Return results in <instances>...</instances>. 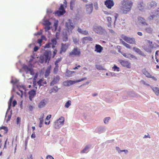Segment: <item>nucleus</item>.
<instances>
[{
	"label": "nucleus",
	"mask_w": 159,
	"mask_h": 159,
	"mask_svg": "<svg viewBox=\"0 0 159 159\" xmlns=\"http://www.w3.org/2000/svg\"><path fill=\"white\" fill-rule=\"evenodd\" d=\"M60 80V77L58 75L54 76L53 79L50 83V86H53L54 84L57 83Z\"/></svg>",
	"instance_id": "nucleus-13"
},
{
	"label": "nucleus",
	"mask_w": 159,
	"mask_h": 159,
	"mask_svg": "<svg viewBox=\"0 0 159 159\" xmlns=\"http://www.w3.org/2000/svg\"><path fill=\"white\" fill-rule=\"evenodd\" d=\"M51 44H52L53 45L52 46V48H54L55 47V45H56L57 43V39L56 38H54L51 40Z\"/></svg>",
	"instance_id": "nucleus-29"
},
{
	"label": "nucleus",
	"mask_w": 159,
	"mask_h": 159,
	"mask_svg": "<svg viewBox=\"0 0 159 159\" xmlns=\"http://www.w3.org/2000/svg\"><path fill=\"white\" fill-rule=\"evenodd\" d=\"M3 129L4 130V133L5 134L7 133L8 131V129L7 128V127L5 126H2V127H0V129Z\"/></svg>",
	"instance_id": "nucleus-32"
},
{
	"label": "nucleus",
	"mask_w": 159,
	"mask_h": 159,
	"mask_svg": "<svg viewBox=\"0 0 159 159\" xmlns=\"http://www.w3.org/2000/svg\"><path fill=\"white\" fill-rule=\"evenodd\" d=\"M23 69L26 72V74L28 73V72L29 71L31 75H34V70L33 68H30L28 66L25 65L23 67Z\"/></svg>",
	"instance_id": "nucleus-8"
},
{
	"label": "nucleus",
	"mask_w": 159,
	"mask_h": 159,
	"mask_svg": "<svg viewBox=\"0 0 159 159\" xmlns=\"http://www.w3.org/2000/svg\"><path fill=\"white\" fill-rule=\"evenodd\" d=\"M89 148V147L88 146H86L85 148L81 152V153H84L86 152Z\"/></svg>",
	"instance_id": "nucleus-37"
},
{
	"label": "nucleus",
	"mask_w": 159,
	"mask_h": 159,
	"mask_svg": "<svg viewBox=\"0 0 159 159\" xmlns=\"http://www.w3.org/2000/svg\"><path fill=\"white\" fill-rule=\"evenodd\" d=\"M43 121H40L39 126V127L41 128L42 126V125Z\"/></svg>",
	"instance_id": "nucleus-57"
},
{
	"label": "nucleus",
	"mask_w": 159,
	"mask_h": 159,
	"mask_svg": "<svg viewBox=\"0 0 159 159\" xmlns=\"http://www.w3.org/2000/svg\"><path fill=\"white\" fill-rule=\"evenodd\" d=\"M103 50V48L100 45L96 44L95 47L94 51L97 53H101Z\"/></svg>",
	"instance_id": "nucleus-14"
},
{
	"label": "nucleus",
	"mask_w": 159,
	"mask_h": 159,
	"mask_svg": "<svg viewBox=\"0 0 159 159\" xmlns=\"http://www.w3.org/2000/svg\"><path fill=\"white\" fill-rule=\"evenodd\" d=\"M105 5L109 9H111L114 4L112 0H106L104 2Z\"/></svg>",
	"instance_id": "nucleus-10"
},
{
	"label": "nucleus",
	"mask_w": 159,
	"mask_h": 159,
	"mask_svg": "<svg viewBox=\"0 0 159 159\" xmlns=\"http://www.w3.org/2000/svg\"><path fill=\"white\" fill-rule=\"evenodd\" d=\"M61 60H62L61 57H60L59 58H58L55 61V64H58L61 61Z\"/></svg>",
	"instance_id": "nucleus-42"
},
{
	"label": "nucleus",
	"mask_w": 159,
	"mask_h": 159,
	"mask_svg": "<svg viewBox=\"0 0 159 159\" xmlns=\"http://www.w3.org/2000/svg\"><path fill=\"white\" fill-rule=\"evenodd\" d=\"M57 50L55 49L54 50L53 52V57H54L56 54H57Z\"/></svg>",
	"instance_id": "nucleus-48"
},
{
	"label": "nucleus",
	"mask_w": 159,
	"mask_h": 159,
	"mask_svg": "<svg viewBox=\"0 0 159 159\" xmlns=\"http://www.w3.org/2000/svg\"><path fill=\"white\" fill-rule=\"evenodd\" d=\"M121 39H120V42L127 48L130 49L131 47L130 45L125 42L123 40L130 44H136V41L134 38H130L123 34L121 35Z\"/></svg>",
	"instance_id": "nucleus-1"
},
{
	"label": "nucleus",
	"mask_w": 159,
	"mask_h": 159,
	"mask_svg": "<svg viewBox=\"0 0 159 159\" xmlns=\"http://www.w3.org/2000/svg\"><path fill=\"white\" fill-rule=\"evenodd\" d=\"M47 159H54V158L51 155H48L46 157Z\"/></svg>",
	"instance_id": "nucleus-52"
},
{
	"label": "nucleus",
	"mask_w": 159,
	"mask_h": 159,
	"mask_svg": "<svg viewBox=\"0 0 159 159\" xmlns=\"http://www.w3.org/2000/svg\"><path fill=\"white\" fill-rule=\"evenodd\" d=\"M80 50L76 47L74 48L72 51L69 53V55L70 56H80Z\"/></svg>",
	"instance_id": "nucleus-5"
},
{
	"label": "nucleus",
	"mask_w": 159,
	"mask_h": 159,
	"mask_svg": "<svg viewBox=\"0 0 159 159\" xmlns=\"http://www.w3.org/2000/svg\"><path fill=\"white\" fill-rule=\"evenodd\" d=\"M65 27L66 34H70L72 33V30L75 28V26L71 20L69 19L65 23Z\"/></svg>",
	"instance_id": "nucleus-3"
},
{
	"label": "nucleus",
	"mask_w": 159,
	"mask_h": 159,
	"mask_svg": "<svg viewBox=\"0 0 159 159\" xmlns=\"http://www.w3.org/2000/svg\"><path fill=\"white\" fill-rule=\"evenodd\" d=\"M158 52H159V50L156 51L155 55L156 57H157L158 56H159V53H158Z\"/></svg>",
	"instance_id": "nucleus-62"
},
{
	"label": "nucleus",
	"mask_w": 159,
	"mask_h": 159,
	"mask_svg": "<svg viewBox=\"0 0 159 159\" xmlns=\"http://www.w3.org/2000/svg\"><path fill=\"white\" fill-rule=\"evenodd\" d=\"M66 12L64 8L63 5H61L58 10L57 11L54 12V14L58 16H61L64 15Z\"/></svg>",
	"instance_id": "nucleus-7"
},
{
	"label": "nucleus",
	"mask_w": 159,
	"mask_h": 159,
	"mask_svg": "<svg viewBox=\"0 0 159 159\" xmlns=\"http://www.w3.org/2000/svg\"><path fill=\"white\" fill-rule=\"evenodd\" d=\"M126 58H129L131 57L132 58H134L135 57L132 54H126L125 53H121Z\"/></svg>",
	"instance_id": "nucleus-28"
},
{
	"label": "nucleus",
	"mask_w": 159,
	"mask_h": 159,
	"mask_svg": "<svg viewBox=\"0 0 159 159\" xmlns=\"http://www.w3.org/2000/svg\"><path fill=\"white\" fill-rule=\"evenodd\" d=\"M86 12L88 14H90L93 10V4H87L85 6Z\"/></svg>",
	"instance_id": "nucleus-12"
},
{
	"label": "nucleus",
	"mask_w": 159,
	"mask_h": 159,
	"mask_svg": "<svg viewBox=\"0 0 159 159\" xmlns=\"http://www.w3.org/2000/svg\"><path fill=\"white\" fill-rule=\"evenodd\" d=\"M34 57L33 56H31V58L29 60V62H31L33 60Z\"/></svg>",
	"instance_id": "nucleus-64"
},
{
	"label": "nucleus",
	"mask_w": 159,
	"mask_h": 159,
	"mask_svg": "<svg viewBox=\"0 0 159 159\" xmlns=\"http://www.w3.org/2000/svg\"><path fill=\"white\" fill-rule=\"evenodd\" d=\"M29 109L30 111H31L33 109V107L32 106L30 105L29 107Z\"/></svg>",
	"instance_id": "nucleus-61"
},
{
	"label": "nucleus",
	"mask_w": 159,
	"mask_h": 159,
	"mask_svg": "<svg viewBox=\"0 0 159 159\" xmlns=\"http://www.w3.org/2000/svg\"><path fill=\"white\" fill-rule=\"evenodd\" d=\"M71 102L70 100H68L66 102V103L65 107L68 108L71 105Z\"/></svg>",
	"instance_id": "nucleus-34"
},
{
	"label": "nucleus",
	"mask_w": 159,
	"mask_h": 159,
	"mask_svg": "<svg viewBox=\"0 0 159 159\" xmlns=\"http://www.w3.org/2000/svg\"><path fill=\"white\" fill-rule=\"evenodd\" d=\"M153 91L157 95H159V88L157 87H152V88Z\"/></svg>",
	"instance_id": "nucleus-25"
},
{
	"label": "nucleus",
	"mask_w": 159,
	"mask_h": 159,
	"mask_svg": "<svg viewBox=\"0 0 159 159\" xmlns=\"http://www.w3.org/2000/svg\"><path fill=\"white\" fill-rule=\"evenodd\" d=\"M77 31L79 33L81 34L83 30L81 28H80L79 27Z\"/></svg>",
	"instance_id": "nucleus-59"
},
{
	"label": "nucleus",
	"mask_w": 159,
	"mask_h": 159,
	"mask_svg": "<svg viewBox=\"0 0 159 159\" xmlns=\"http://www.w3.org/2000/svg\"><path fill=\"white\" fill-rule=\"evenodd\" d=\"M51 44V43H48L46 44L45 46H44V48H49L50 47V45Z\"/></svg>",
	"instance_id": "nucleus-41"
},
{
	"label": "nucleus",
	"mask_w": 159,
	"mask_h": 159,
	"mask_svg": "<svg viewBox=\"0 0 159 159\" xmlns=\"http://www.w3.org/2000/svg\"><path fill=\"white\" fill-rule=\"evenodd\" d=\"M93 39L90 37H85L83 38L82 39V41L83 44L87 43L89 41L93 40Z\"/></svg>",
	"instance_id": "nucleus-15"
},
{
	"label": "nucleus",
	"mask_w": 159,
	"mask_h": 159,
	"mask_svg": "<svg viewBox=\"0 0 159 159\" xmlns=\"http://www.w3.org/2000/svg\"><path fill=\"white\" fill-rule=\"evenodd\" d=\"M39 48L38 47L35 46L34 48V51L35 52L37 51Z\"/></svg>",
	"instance_id": "nucleus-54"
},
{
	"label": "nucleus",
	"mask_w": 159,
	"mask_h": 159,
	"mask_svg": "<svg viewBox=\"0 0 159 159\" xmlns=\"http://www.w3.org/2000/svg\"><path fill=\"white\" fill-rule=\"evenodd\" d=\"M107 20L108 22H109V23L110 22H111V18L110 17H107Z\"/></svg>",
	"instance_id": "nucleus-50"
},
{
	"label": "nucleus",
	"mask_w": 159,
	"mask_h": 159,
	"mask_svg": "<svg viewBox=\"0 0 159 159\" xmlns=\"http://www.w3.org/2000/svg\"><path fill=\"white\" fill-rule=\"evenodd\" d=\"M75 1L74 0H72L70 2V8L71 10H73V8L75 6Z\"/></svg>",
	"instance_id": "nucleus-31"
},
{
	"label": "nucleus",
	"mask_w": 159,
	"mask_h": 159,
	"mask_svg": "<svg viewBox=\"0 0 159 159\" xmlns=\"http://www.w3.org/2000/svg\"><path fill=\"white\" fill-rule=\"evenodd\" d=\"M36 137L35 135V133L34 132L33 133L31 136V138H34Z\"/></svg>",
	"instance_id": "nucleus-60"
},
{
	"label": "nucleus",
	"mask_w": 159,
	"mask_h": 159,
	"mask_svg": "<svg viewBox=\"0 0 159 159\" xmlns=\"http://www.w3.org/2000/svg\"><path fill=\"white\" fill-rule=\"evenodd\" d=\"M38 84L40 87L42 86H43L44 84H47L46 81L43 79H40L37 82Z\"/></svg>",
	"instance_id": "nucleus-18"
},
{
	"label": "nucleus",
	"mask_w": 159,
	"mask_h": 159,
	"mask_svg": "<svg viewBox=\"0 0 159 159\" xmlns=\"http://www.w3.org/2000/svg\"><path fill=\"white\" fill-rule=\"evenodd\" d=\"M142 72L143 74L146 77L148 78L151 77V75L149 72L146 70V69H143Z\"/></svg>",
	"instance_id": "nucleus-20"
},
{
	"label": "nucleus",
	"mask_w": 159,
	"mask_h": 159,
	"mask_svg": "<svg viewBox=\"0 0 159 159\" xmlns=\"http://www.w3.org/2000/svg\"><path fill=\"white\" fill-rule=\"evenodd\" d=\"M52 52L50 51H45L44 53L43 56L44 57L45 63H48L51 58Z\"/></svg>",
	"instance_id": "nucleus-6"
},
{
	"label": "nucleus",
	"mask_w": 159,
	"mask_h": 159,
	"mask_svg": "<svg viewBox=\"0 0 159 159\" xmlns=\"http://www.w3.org/2000/svg\"><path fill=\"white\" fill-rule=\"evenodd\" d=\"M42 42V39H39L38 40V43L40 44V45L41 46V44Z\"/></svg>",
	"instance_id": "nucleus-53"
},
{
	"label": "nucleus",
	"mask_w": 159,
	"mask_h": 159,
	"mask_svg": "<svg viewBox=\"0 0 159 159\" xmlns=\"http://www.w3.org/2000/svg\"><path fill=\"white\" fill-rule=\"evenodd\" d=\"M17 104V102L16 100L13 101L12 102V105L13 107H15Z\"/></svg>",
	"instance_id": "nucleus-55"
},
{
	"label": "nucleus",
	"mask_w": 159,
	"mask_h": 159,
	"mask_svg": "<svg viewBox=\"0 0 159 159\" xmlns=\"http://www.w3.org/2000/svg\"><path fill=\"white\" fill-rule=\"evenodd\" d=\"M133 49L137 53H138L139 55L142 56H145V55L144 53L141 51V50L139 48H136L135 47H134L133 48Z\"/></svg>",
	"instance_id": "nucleus-19"
},
{
	"label": "nucleus",
	"mask_w": 159,
	"mask_h": 159,
	"mask_svg": "<svg viewBox=\"0 0 159 159\" xmlns=\"http://www.w3.org/2000/svg\"><path fill=\"white\" fill-rule=\"evenodd\" d=\"M93 30L98 34H102L104 30L100 26H95L93 27Z\"/></svg>",
	"instance_id": "nucleus-9"
},
{
	"label": "nucleus",
	"mask_w": 159,
	"mask_h": 159,
	"mask_svg": "<svg viewBox=\"0 0 159 159\" xmlns=\"http://www.w3.org/2000/svg\"><path fill=\"white\" fill-rule=\"evenodd\" d=\"M58 89L57 86H55L52 89V91H55L56 92H57V91Z\"/></svg>",
	"instance_id": "nucleus-44"
},
{
	"label": "nucleus",
	"mask_w": 159,
	"mask_h": 159,
	"mask_svg": "<svg viewBox=\"0 0 159 159\" xmlns=\"http://www.w3.org/2000/svg\"><path fill=\"white\" fill-rule=\"evenodd\" d=\"M86 79H87V78L85 77L80 80H76L75 81H72L71 80H67L64 81L63 82V84L65 86H69L73 85L76 83L79 82Z\"/></svg>",
	"instance_id": "nucleus-4"
},
{
	"label": "nucleus",
	"mask_w": 159,
	"mask_h": 159,
	"mask_svg": "<svg viewBox=\"0 0 159 159\" xmlns=\"http://www.w3.org/2000/svg\"><path fill=\"white\" fill-rule=\"evenodd\" d=\"M146 32L148 34H152L153 31V29L150 27H147L145 29Z\"/></svg>",
	"instance_id": "nucleus-27"
},
{
	"label": "nucleus",
	"mask_w": 159,
	"mask_h": 159,
	"mask_svg": "<svg viewBox=\"0 0 159 159\" xmlns=\"http://www.w3.org/2000/svg\"><path fill=\"white\" fill-rule=\"evenodd\" d=\"M113 69L114 71H119L120 70L119 68L115 65L113 67Z\"/></svg>",
	"instance_id": "nucleus-39"
},
{
	"label": "nucleus",
	"mask_w": 159,
	"mask_h": 159,
	"mask_svg": "<svg viewBox=\"0 0 159 159\" xmlns=\"http://www.w3.org/2000/svg\"><path fill=\"white\" fill-rule=\"evenodd\" d=\"M121 10L122 13L127 14L128 12L130 11L133 3L130 0H123L121 1Z\"/></svg>",
	"instance_id": "nucleus-2"
},
{
	"label": "nucleus",
	"mask_w": 159,
	"mask_h": 159,
	"mask_svg": "<svg viewBox=\"0 0 159 159\" xmlns=\"http://www.w3.org/2000/svg\"><path fill=\"white\" fill-rule=\"evenodd\" d=\"M138 20L139 22L142 25H148L145 22V20L143 18L141 17H139L138 18Z\"/></svg>",
	"instance_id": "nucleus-22"
},
{
	"label": "nucleus",
	"mask_w": 159,
	"mask_h": 159,
	"mask_svg": "<svg viewBox=\"0 0 159 159\" xmlns=\"http://www.w3.org/2000/svg\"><path fill=\"white\" fill-rule=\"evenodd\" d=\"M59 120H60V125H63L64 124V118L63 117H60L59 119Z\"/></svg>",
	"instance_id": "nucleus-33"
},
{
	"label": "nucleus",
	"mask_w": 159,
	"mask_h": 159,
	"mask_svg": "<svg viewBox=\"0 0 159 159\" xmlns=\"http://www.w3.org/2000/svg\"><path fill=\"white\" fill-rule=\"evenodd\" d=\"M41 39H42V40H46V37L44 35H42L41 37Z\"/></svg>",
	"instance_id": "nucleus-58"
},
{
	"label": "nucleus",
	"mask_w": 159,
	"mask_h": 159,
	"mask_svg": "<svg viewBox=\"0 0 159 159\" xmlns=\"http://www.w3.org/2000/svg\"><path fill=\"white\" fill-rule=\"evenodd\" d=\"M43 24L45 26L50 25L51 23L48 20H46L44 21Z\"/></svg>",
	"instance_id": "nucleus-36"
},
{
	"label": "nucleus",
	"mask_w": 159,
	"mask_h": 159,
	"mask_svg": "<svg viewBox=\"0 0 159 159\" xmlns=\"http://www.w3.org/2000/svg\"><path fill=\"white\" fill-rule=\"evenodd\" d=\"M81 34L84 35H87L88 34V32L86 30H83Z\"/></svg>",
	"instance_id": "nucleus-45"
},
{
	"label": "nucleus",
	"mask_w": 159,
	"mask_h": 159,
	"mask_svg": "<svg viewBox=\"0 0 159 159\" xmlns=\"http://www.w3.org/2000/svg\"><path fill=\"white\" fill-rule=\"evenodd\" d=\"M110 117H106L105 118L104 120V122L105 124L108 123L109 120H110Z\"/></svg>",
	"instance_id": "nucleus-40"
},
{
	"label": "nucleus",
	"mask_w": 159,
	"mask_h": 159,
	"mask_svg": "<svg viewBox=\"0 0 159 159\" xmlns=\"http://www.w3.org/2000/svg\"><path fill=\"white\" fill-rule=\"evenodd\" d=\"M30 100L32 101L34 97L36 95V91L33 89L31 90L29 92Z\"/></svg>",
	"instance_id": "nucleus-16"
},
{
	"label": "nucleus",
	"mask_w": 159,
	"mask_h": 159,
	"mask_svg": "<svg viewBox=\"0 0 159 159\" xmlns=\"http://www.w3.org/2000/svg\"><path fill=\"white\" fill-rule=\"evenodd\" d=\"M94 5L95 9H97L98 8L97 3L96 2L94 3Z\"/></svg>",
	"instance_id": "nucleus-56"
},
{
	"label": "nucleus",
	"mask_w": 159,
	"mask_h": 159,
	"mask_svg": "<svg viewBox=\"0 0 159 159\" xmlns=\"http://www.w3.org/2000/svg\"><path fill=\"white\" fill-rule=\"evenodd\" d=\"M138 7L140 10H142L144 9V5L143 2H139L138 3Z\"/></svg>",
	"instance_id": "nucleus-23"
},
{
	"label": "nucleus",
	"mask_w": 159,
	"mask_h": 159,
	"mask_svg": "<svg viewBox=\"0 0 159 159\" xmlns=\"http://www.w3.org/2000/svg\"><path fill=\"white\" fill-rule=\"evenodd\" d=\"M20 118L19 117H18L16 119V123L17 124H18L20 123Z\"/></svg>",
	"instance_id": "nucleus-47"
},
{
	"label": "nucleus",
	"mask_w": 159,
	"mask_h": 159,
	"mask_svg": "<svg viewBox=\"0 0 159 159\" xmlns=\"http://www.w3.org/2000/svg\"><path fill=\"white\" fill-rule=\"evenodd\" d=\"M51 69V66L48 67L45 72V76L46 77L48 76L49 75L50 73Z\"/></svg>",
	"instance_id": "nucleus-26"
},
{
	"label": "nucleus",
	"mask_w": 159,
	"mask_h": 159,
	"mask_svg": "<svg viewBox=\"0 0 159 159\" xmlns=\"http://www.w3.org/2000/svg\"><path fill=\"white\" fill-rule=\"evenodd\" d=\"M119 61L120 64L123 66L129 68H130L131 64L128 61L121 60H120Z\"/></svg>",
	"instance_id": "nucleus-11"
},
{
	"label": "nucleus",
	"mask_w": 159,
	"mask_h": 159,
	"mask_svg": "<svg viewBox=\"0 0 159 159\" xmlns=\"http://www.w3.org/2000/svg\"><path fill=\"white\" fill-rule=\"evenodd\" d=\"M58 20H55V21L54 22V23L53 26L55 27V30H56L57 29V27L58 25Z\"/></svg>",
	"instance_id": "nucleus-35"
},
{
	"label": "nucleus",
	"mask_w": 159,
	"mask_h": 159,
	"mask_svg": "<svg viewBox=\"0 0 159 159\" xmlns=\"http://www.w3.org/2000/svg\"><path fill=\"white\" fill-rule=\"evenodd\" d=\"M68 45L66 44H63V43H61L60 53L61 54L62 52H65L68 48Z\"/></svg>",
	"instance_id": "nucleus-17"
},
{
	"label": "nucleus",
	"mask_w": 159,
	"mask_h": 159,
	"mask_svg": "<svg viewBox=\"0 0 159 159\" xmlns=\"http://www.w3.org/2000/svg\"><path fill=\"white\" fill-rule=\"evenodd\" d=\"M46 104V102L45 100H42L39 103L38 107L39 108H41L43 107Z\"/></svg>",
	"instance_id": "nucleus-24"
},
{
	"label": "nucleus",
	"mask_w": 159,
	"mask_h": 159,
	"mask_svg": "<svg viewBox=\"0 0 159 159\" xmlns=\"http://www.w3.org/2000/svg\"><path fill=\"white\" fill-rule=\"evenodd\" d=\"M14 97L13 96H12L10 98V99H9V102H8V108H10L11 105V102L12 101V100L13 98Z\"/></svg>",
	"instance_id": "nucleus-30"
},
{
	"label": "nucleus",
	"mask_w": 159,
	"mask_h": 159,
	"mask_svg": "<svg viewBox=\"0 0 159 159\" xmlns=\"http://www.w3.org/2000/svg\"><path fill=\"white\" fill-rule=\"evenodd\" d=\"M58 124V120H57L55 123V127L56 128H59L60 127V125Z\"/></svg>",
	"instance_id": "nucleus-38"
},
{
	"label": "nucleus",
	"mask_w": 159,
	"mask_h": 159,
	"mask_svg": "<svg viewBox=\"0 0 159 159\" xmlns=\"http://www.w3.org/2000/svg\"><path fill=\"white\" fill-rule=\"evenodd\" d=\"M49 26L50 25L45 26L44 29L45 31H47L50 29L51 28Z\"/></svg>",
	"instance_id": "nucleus-43"
},
{
	"label": "nucleus",
	"mask_w": 159,
	"mask_h": 159,
	"mask_svg": "<svg viewBox=\"0 0 159 159\" xmlns=\"http://www.w3.org/2000/svg\"><path fill=\"white\" fill-rule=\"evenodd\" d=\"M96 68L97 69H99V70H101L102 69V67L101 66H100V65H97L96 66Z\"/></svg>",
	"instance_id": "nucleus-63"
},
{
	"label": "nucleus",
	"mask_w": 159,
	"mask_h": 159,
	"mask_svg": "<svg viewBox=\"0 0 159 159\" xmlns=\"http://www.w3.org/2000/svg\"><path fill=\"white\" fill-rule=\"evenodd\" d=\"M51 117V115H48L46 117V120H49V119H50Z\"/></svg>",
	"instance_id": "nucleus-49"
},
{
	"label": "nucleus",
	"mask_w": 159,
	"mask_h": 159,
	"mask_svg": "<svg viewBox=\"0 0 159 159\" xmlns=\"http://www.w3.org/2000/svg\"><path fill=\"white\" fill-rule=\"evenodd\" d=\"M117 48H118V52H119L121 53V52L120 51V50L121 48V46H117Z\"/></svg>",
	"instance_id": "nucleus-51"
},
{
	"label": "nucleus",
	"mask_w": 159,
	"mask_h": 159,
	"mask_svg": "<svg viewBox=\"0 0 159 159\" xmlns=\"http://www.w3.org/2000/svg\"><path fill=\"white\" fill-rule=\"evenodd\" d=\"M157 6L156 3L153 1H152L151 2H149L148 4V8H154Z\"/></svg>",
	"instance_id": "nucleus-21"
},
{
	"label": "nucleus",
	"mask_w": 159,
	"mask_h": 159,
	"mask_svg": "<svg viewBox=\"0 0 159 159\" xmlns=\"http://www.w3.org/2000/svg\"><path fill=\"white\" fill-rule=\"evenodd\" d=\"M58 68L55 67L53 70L54 73L55 74H57L58 71Z\"/></svg>",
	"instance_id": "nucleus-46"
}]
</instances>
